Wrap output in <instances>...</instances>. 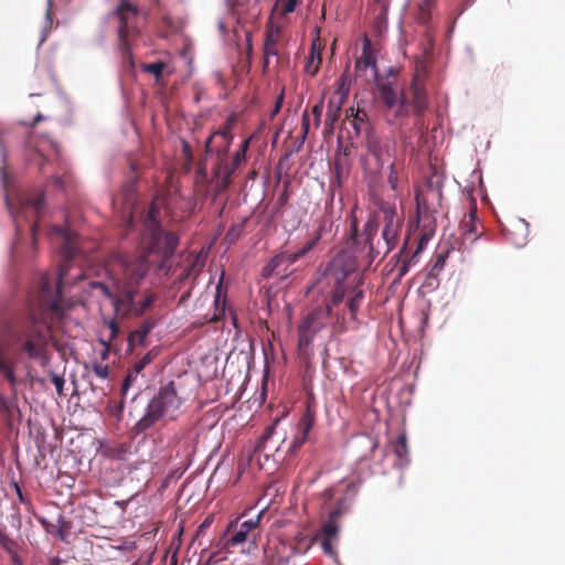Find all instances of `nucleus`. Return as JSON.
Listing matches in <instances>:
<instances>
[{"mask_svg": "<svg viewBox=\"0 0 565 565\" xmlns=\"http://www.w3.org/2000/svg\"><path fill=\"white\" fill-rule=\"evenodd\" d=\"M55 234L61 241L60 253L63 259L58 269L56 290H53L50 278L43 275L40 279L38 295V306L43 321L39 323L38 318L33 315L28 330L20 340L22 351L25 352L30 359H39L42 356L47 343L50 323L54 320H60L68 307L61 297L62 289L83 278V273L79 268H77L75 275H70L73 269L71 260L78 252L75 234L62 230L61 227L54 228L52 235Z\"/></svg>", "mask_w": 565, "mask_h": 565, "instance_id": "f257e3e1", "label": "nucleus"}, {"mask_svg": "<svg viewBox=\"0 0 565 565\" xmlns=\"http://www.w3.org/2000/svg\"><path fill=\"white\" fill-rule=\"evenodd\" d=\"M234 119L230 118L222 128L214 131L205 141V156L213 162L212 177L216 181L218 190H225L231 184L233 173L246 161L252 137L242 141L238 149L234 152L232 159H228V151L233 142Z\"/></svg>", "mask_w": 565, "mask_h": 565, "instance_id": "f03ea898", "label": "nucleus"}, {"mask_svg": "<svg viewBox=\"0 0 565 565\" xmlns=\"http://www.w3.org/2000/svg\"><path fill=\"white\" fill-rule=\"evenodd\" d=\"M380 222L383 224V243H377L376 254H387L396 247L399 241V234L403 226V215L397 213L394 204L387 202L380 203L377 212H375L373 218H370L366 222L362 234L364 243L369 245L371 253L374 252L372 239L376 235Z\"/></svg>", "mask_w": 565, "mask_h": 565, "instance_id": "7ed1b4c3", "label": "nucleus"}, {"mask_svg": "<svg viewBox=\"0 0 565 565\" xmlns=\"http://www.w3.org/2000/svg\"><path fill=\"white\" fill-rule=\"evenodd\" d=\"M182 404L183 398L179 396L175 383L170 381L150 399L143 416L134 425L131 431L141 435L160 420L177 419Z\"/></svg>", "mask_w": 565, "mask_h": 565, "instance_id": "20e7f679", "label": "nucleus"}, {"mask_svg": "<svg viewBox=\"0 0 565 565\" xmlns=\"http://www.w3.org/2000/svg\"><path fill=\"white\" fill-rule=\"evenodd\" d=\"M118 266L121 270L125 288L120 294H115L111 303L116 317L131 316L135 305V286L147 275L149 263L143 256L134 258L118 259Z\"/></svg>", "mask_w": 565, "mask_h": 565, "instance_id": "39448f33", "label": "nucleus"}, {"mask_svg": "<svg viewBox=\"0 0 565 565\" xmlns=\"http://www.w3.org/2000/svg\"><path fill=\"white\" fill-rule=\"evenodd\" d=\"M159 209L152 203L145 217L143 231L141 234L140 246L145 254H157L162 259H167L173 255L179 244L178 236L172 232H163L158 221Z\"/></svg>", "mask_w": 565, "mask_h": 565, "instance_id": "423d86ee", "label": "nucleus"}, {"mask_svg": "<svg viewBox=\"0 0 565 565\" xmlns=\"http://www.w3.org/2000/svg\"><path fill=\"white\" fill-rule=\"evenodd\" d=\"M138 14V7L129 0H120L114 9V15L118 20V50L122 60L130 64H132L131 42L139 35Z\"/></svg>", "mask_w": 565, "mask_h": 565, "instance_id": "0eeeda50", "label": "nucleus"}, {"mask_svg": "<svg viewBox=\"0 0 565 565\" xmlns=\"http://www.w3.org/2000/svg\"><path fill=\"white\" fill-rule=\"evenodd\" d=\"M328 277L332 279L337 287L331 296L330 302L327 307H338L345 298H349L352 291H349L347 281L355 287L362 284V278L359 271L355 270V263L353 260H345L343 257H335L328 269Z\"/></svg>", "mask_w": 565, "mask_h": 565, "instance_id": "6e6552de", "label": "nucleus"}, {"mask_svg": "<svg viewBox=\"0 0 565 565\" xmlns=\"http://www.w3.org/2000/svg\"><path fill=\"white\" fill-rule=\"evenodd\" d=\"M328 277L332 279L337 287L331 296L330 302L327 307H338L345 298H349L352 291H349L347 281L355 287L362 284V278L359 271L355 270V263L353 260H345L343 257H335L328 269Z\"/></svg>", "mask_w": 565, "mask_h": 565, "instance_id": "1a4fd4ad", "label": "nucleus"}, {"mask_svg": "<svg viewBox=\"0 0 565 565\" xmlns=\"http://www.w3.org/2000/svg\"><path fill=\"white\" fill-rule=\"evenodd\" d=\"M366 154L361 158L365 171L380 172L396 151V143L388 138H381L374 131L365 135Z\"/></svg>", "mask_w": 565, "mask_h": 565, "instance_id": "9d476101", "label": "nucleus"}, {"mask_svg": "<svg viewBox=\"0 0 565 565\" xmlns=\"http://www.w3.org/2000/svg\"><path fill=\"white\" fill-rule=\"evenodd\" d=\"M7 205L10 210V213L14 221L17 222V226L19 227V222L21 220H25L28 222H32L31 224V233L33 237V244L36 241V230H38V218L41 215V212L44 206V192L40 191L36 193H24L18 196V206H14L13 203L7 198Z\"/></svg>", "mask_w": 565, "mask_h": 565, "instance_id": "9b49d317", "label": "nucleus"}, {"mask_svg": "<svg viewBox=\"0 0 565 565\" xmlns=\"http://www.w3.org/2000/svg\"><path fill=\"white\" fill-rule=\"evenodd\" d=\"M331 316L330 307H317L310 311L298 326V347L305 350L312 344V341L323 330Z\"/></svg>", "mask_w": 565, "mask_h": 565, "instance_id": "f8f14e48", "label": "nucleus"}, {"mask_svg": "<svg viewBox=\"0 0 565 565\" xmlns=\"http://www.w3.org/2000/svg\"><path fill=\"white\" fill-rule=\"evenodd\" d=\"M376 87L379 90V99L387 108L393 109L397 107L396 114L398 116L405 115V104L408 103L409 97L407 94H397L391 82H384L380 78L376 81Z\"/></svg>", "mask_w": 565, "mask_h": 565, "instance_id": "ddd939ff", "label": "nucleus"}, {"mask_svg": "<svg viewBox=\"0 0 565 565\" xmlns=\"http://www.w3.org/2000/svg\"><path fill=\"white\" fill-rule=\"evenodd\" d=\"M281 38V29L276 24H268L265 30V39L263 44V72L266 73L270 58L277 57L279 54L278 45Z\"/></svg>", "mask_w": 565, "mask_h": 565, "instance_id": "4468645a", "label": "nucleus"}, {"mask_svg": "<svg viewBox=\"0 0 565 565\" xmlns=\"http://www.w3.org/2000/svg\"><path fill=\"white\" fill-rule=\"evenodd\" d=\"M249 536L250 533L247 532V530L243 527L241 523L238 524L237 522H232L228 524L226 531L223 534L222 540L217 545L221 547V550L231 553L232 548L247 542L249 540Z\"/></svg>", "mask_w": 565, "mask_h": 565, "instance_id": "2eb2a0df", "label": "nucleus"}, {"mask_svg": "<svg viewBox=\"0 0 565 565\" xmlns=\"http://www.w3.org/2000/svg\"><path fill=\"white\" fill-rule=\"evenodd\" d=\"M291 253L280 252L276 254L263 268V276L269 278L273 276H286L289 273L290 265L296 260H291Z\"/></svg>", "mask_w": 565, "mask_h": 565, "instance_id": "dca6fc26", "label": "nucleus"}, {"mask_svg": "<svg viewBox=\"0 0 565 565\" xmlns=\"http://www.w3.org/2000/svg\"><path fill=\"white\" fill-rule=\"evenodd\" d=\"M191 434L190 427H181L169 441V447L175 450V457L181 458L183 461H186L191 455Z\"/></svg>", "mask_w": 565, "mask_h": 565, "instance_id": "f3484780", "label": "nucleus"}, {"mask_svg": "<svg viewBox=\"0 0 565 565\" xmlns=\"http://www.w3.org/2000/svg\"><path fill=\"white\" fill-rule=\"evenodd\" d=\"M313 423H315V413L308 406L298 423L299 435L296 436V438L292 440V443L289 446V451L291 454H295L305 444V441L308 438L309 431L311 430V428L313 426Z\"/></svg>", "mask_w": 565, "mask_h": 565, "instance_id": "a211bd4d", "label": "nucleus"}, {"mask_svg": "<svg viewBox=\"0 0 565 565\" xmlns=\"http://www.w3.org/2000/svg\"><path fill=\"white\" fill-rule=\"evenodd\" d=\"M363 301V290L362 289H354L352 290L351 296L348 298L345 302V311L341 313V316H338L337 318V324L340 327V330H342L347 323L348 317L347 311L349 315V319L351 321L356 320V313L361 307V303Z\"/></svg>", "mask_w": 565, "mask_h": 565, "instance_id": "6ab92c4d", "label": "nucleus"}, {"mask_svg": "<svg viewBox=\"0 0 565 565\" xmlns=\"http://www.w3.org/2000/svg\"><path fill=\"white\" fill-rule=\"evenodd\" d=\"M370 70L371 76L376 81L379 78L377 68H376V61L375 57L370 49V43L367 40H365L361 56L356 58L355 61V71L356 73H365Z\"/></svg>", "mask_w": 565, "mask_h": 565, "instance_id": "aec40b11", "label": "nucleus"}, {"mask_svg": "<svg viewBox=\"0 0 565 565\" xmlns=\"http://www.w3.org/2000/svg\"><path fill=\"white\" fill-rule=\"evenodd\" d=\"M275 431V426L266 427L264 434L259 438L258 444L255 447V454L260 457L262 455L265 459H269L270 457H275L276 452L279 450V446L276 443H273L271 437Z\"/></svg>", "mask_w": 565, "mask_h": 565, "instance_id": "412c9836", "label": "nucleus"}, {"mask_svg": "<svg viewBox=\"0 0 565 565\" xmlns=\"http://www.w3.org/2000/svg\"><path fill=\"white\" fill-rule=\"evenodd\" d=\"M156 324L157 320L153 318L143 320L137 329L129 333L128 347L132 349L136 345H146V339Z\"/></svg>", "mask_w": 565, "mask_h": 565, "instance_id": "4be33fe9", "label": "nucleus"}, {"mask_svg": "<svg viewBox=\"0 0 565 565\" xmlns=\"http://www.w3.org/2000/svg\"><path fill=\"white\" fill-rule=\"evenodd\" d=\"M418 78H419L418 75L416 78H413L412 85L409 88V94H411L414 110L417 114H420L427 108L428 102H427V94H426L424 82H419Z\"/></svg>", "mask_w": 565, "mask_h": 565, "instance_id": "5701e85b", "label": "nucleus"}, {"mask_svg": "<svg viewBox=\"0 0 565 565\" xmlns=\"http://www.w3.org/2000/svg\"><path fill=\"white\" fill-rule=\"evenodd\" d=\"M15 361L0 352V373L9 382L13 396H17V386L19 384L14 373Z\"/></svg>", "mask_w": 565, "mask_h": 565, "instance_id": "b1692460", "label": "nucleus"}, {"mask_svg": "<svg viewBox=\"0 0 565 565\" xmlns=\"http://www.w3.org/2000/svg\"><path fill=\"white\" fill-rule=\"evenodd\" d=\"M347 117L351 120L356 135H360L362 131H365L366 134L367 131H373L370 129L369 115L365 110L360 109L359 107L356 109L349 108L347 110Z\"/></svg>", "mask_w": 565, "mask_h": 565, "instance_id": "393cba45", "label": "nucleus"}, {"mask_svg": "<svg viewBox=\"0 0 565 565\" xmlns=\"http://www.w3.org/2000/svg\"><path fill=\"white\" fill-rule=\"evenodd\" d=\"M349 68V65L347 66ZM337 88L334 92V96L332 98H335L337 100V107H342L344 103L347 102L349 94H350V87H351V77L348 73V70H345L340 77L338 78Z\"/></svg>", "mask_w": 565, "mask_h": 565, "instance_id": "a878e982", "label": "nucleus"}, {"mask_svg": "<svg viewBox=\"0 0 565 565\" xmlns=\"http://www.w3.org/2000/svg\"><path fill=\"white\" fill-rule=\"evenodd\" d=\"M157 352L154 349L150 350L148 353H146L139 361H137L134 365L132 372L128 373L126 376L124 383H122V391L126 392L128 386L132 381L136 380L137 375L148 365L150 364L154 358L157 356Z\"/></svg>", "mask_w": 565, "mask_h": 565, "instance_id": "bb28decb", "label": "nucleus"}, {"mask_svg": "<svg viewBox=\"0 0 565 565\" xmlns=\"http://www.w3.org/2000/svg\"><path fill=\"white\" fill-rule=\"evenodd\" d=\"M323 226L320 225L313 234L302 244V246L296 252L291 253V260H296V263L305 257L308 253H310L317 245L320 243L322 237Z\"/></svg>", "mask_w": 565, "mask_h": 565, "instance_id": "cd10ccee", "label": "nucleus"}, {"mask_svg": "<svg viewBox=\"0 0 565 565\" xmlns=\"http://www.w3.org/2000/svg\"><path fill=\"white\" fill-rule=\"evenodd\" d=\"M436 0H415L416 11L414 18L416 22L427 25L431 19V9L435 7Z\"/></svg>", "mask_w": 565, "mask_h": 565, "instance_id": "c85d7f7f", "label": "nucleus"}, {"mask_svg": "<svg viewBox=\"0 0 565 565\" xmlns=\"http://www.w3.org/2000/svg\"><path fill=\"white\" fill-rule=\"evenodd\" d=\"M321 62V51L317 49L316 43L313 42L309 52V56L306 61L305 72L310 76H315L319 72Z\"/></svg>", "mask_w": 565, "mask_h": 565, "instance_id": "c756f323", "label": "nucleus"}, {"mask_svg": "<svg viewBox=\"0 0 565 565\" xmlns=\"http://www.w3.org/2000/svg\"><path fill=\"white\" fill-rule=\"evenodd\" d=\"M157 300V294L152 291H147L145 294V298L141 301H136L134 305L132 315L135 317L142 316Z\"/></svg>", "mask_w": 565, "mask_h": 565, "instance_id": "7c9ffc66", "label": "nucleus"}, {"mask_svg": "<svg viewBox=\"0 0 565 565\" xmlns=\"http://www.w3.org/2000/svg\"><path fill=\"white\" fill-rule=\"evenodd\" d=\"M338 535H339L338 523L333 522V520H327L322 525L320 536L338 540Z\"/></svg>", "mask_w": 565, "mask_h": 565, "instance_id": "2f4dec72", "label": "nucleus"}, {"mask_svg": "<svg viewBox=\"0 0 565 565\" xmlns=\"http://www.w3.org/2000/svg\"><path fill=\"white\" fill-rule=\"evenodd\" d=\"M89 286L92 290L97 291L98 294H100L106 299H109L110 301L113 300L116 294L108 285H106L103 281H90Z\"/></svg>", "mask_w": 565, "mask_h": 565, "instance_id": "473e14b6", "label": "nucleus"}, {"mask_svg": "<svg viewBox=\"0 0 565 565\" xmlns=\"http://www.w3.org/2000/svg\"><path fill=\"white\" fill-rule=\"evenodd\" d=\"M333 178L330 182L331 188H340L344 179L348 178L350 170L333 164Z\"/></svg>", "mask_w": 565, "mask_h": 565, "instance_id": "72a5a7b5", "label": "nucleus"}, {"mask_svg": "<svg viewBox=\"0 0 565 565\" xmlns=\"http://www.w3.org/2000/svg\"><path fill=\"white\" fill-rule=\"evenodd\" d=\"M394 454L402 460L406 457L408 452L407 448V438L405 435H401L398 439L393 445Z\"/></svg>", "mask_w": 565, "mask_h": 565, "instance_id": "f704fd0d", "label": "nucleus"}, {"mask_svg": "<svg viewBox=\"0 0 565 565\" xmlns=\"http://www.w3.org/2000/svg\"><path fill=\"white\" fill-rule=\"evenodd\" d=\"M167 64L164 62H154V63H149V64H145L142 66V70L151 75H153L156 77V79L158 81L161 76H162V73L166 68Z\"/></svg>", "mask_w": 565, "mask_h": 565, "instance_id": "c9c22d12", "label": "nucleus"}, {"mask_svg": "<svg viewBox=\"0 0 565 565\" xmlns=\"http://www.w3.org/2000/svg\"><path fill=\"white\" fill-rule=\"evenodd\" d=\"M342 107H337L335 98H330L327 109V121L332 126L339 118Z\"/></svg>", "mask_w": 565, "mask_h": 565, "instance_id": "e433bc0d", "label": "nucleus"}, {"mask_svg": "<svg viewBox=\"0 0 565 565\" xmlns=\"http://www.w3.org/2000/svg\"><path fill=\"white\" fill-rule=\"evenodd\" d=\"M419 249H420V246H419V247L417 248V250L412 255V257H411V258H408V259H403V260L401 262V264L397 266V276H396V279H398V280H399L402 277H404V276L408 273V270H409V268H411V266H412V264H413V262H414V259H415V257H416L417 253L419 252Z\"/></svg>", "mask_w": 565, "mask_h": 565, "instance_id": "4c0bfd02", "label": "nucleus"}, {"mask_svg": "<svg viewBox=\"0 0 565 565\" xmlns=\"http://www.w3.org/2000/svg\"><path fill=\"white\" fill-rule=\"evenodd\" d=\"M104 324L109 330V337L105 341L111 343L119 334V326L116 318L104 319Z\"/></svg>", "mask_w": 565, "mask_h": 565, "instance_id": "58836bf2", "label": "nucleus"}, {"mask_svg": "<svg viewBox=\"0 0 565 565\" xmlns=\"http://www.w3.org/2000/svg\"><path fill=\"white\" fill-rule=\"evenodd\" d=\"M398 170H399V167L396 162H392L390 164L387 182L393 190H396L397 185H398Z\"/></svg>", "mask_w": 565, "mask_h": 565, "instance_id": "ea45409f", "label": "nucleus"}, {"mask_svg": "<svg viewBox=\"0 0 565 565\" xmlns=\"http://www.w3.org/2000/svg\"><path fill=\"white\" fill-rule=\"evenodd\" d=\"M446 257L445 254H438L435 258V262L430 268L429 276L436 277L445 267L446 264Z\"/></svg>", "mask_w": 565, "mask_h": 565, "instance_id": "a19ab883", "label": "nucleus"}, {"mask_svg": "<svg viewBox=\"0 0 565 565\" xmlns=\"http://www.w3.org/2000/svg\"><path fill=\"white\" fill-rule=\"evenodd\" d=\"M338 540L329 539V537H322L321 536V547L326 555L328 556H335V548H334V542Z\"/></svg>", "mask_w": 565, "mask_h": 565, "instance_id": "79ce46f5", "label": "nucleus"}, {"mask_svg": "<svg viewBox=\"0 0 565 565\" xmlns=\"http://www.w3.org/2000/svg\"><path fill=\"white\" fill-rule=\"evenodd\" d=\"M242 232H243L242 224L232 226L225 235V241H227L231 244L236 242L241 237Z\"/></svg>", "mask_w": 565, "mask_h": 565, "instance_id": "37998d69", "label": "nucleus"}, {"mask_svg": "<svg viewBox=\"0 0 565 565\" xmlns=\"http://www.w3.org/2000/svg\"><path fill=\"white\" fill-rule=\"evenodd\" d=\"M51 381L52 383L54 384L55 388H56V393L60 397L64 396V392H63V386H64V377L56 374V373H51Z\"/></svg>", "mask_w": 565, "mask_h": 565, "instance_id": "c03bdc74", "label": "nucleus"}, {"mask_svg": "<svg viewBox=\"0 0 565 565\" xmlns=\"http://www.w3.org/2000/svg\"><path fill=\"white\" fill-rule=\"evenodd\" d=\"M93 367V371L95 373L96 376H98L99 379H107L108 375H109V367L108 365H104L102 363H93L92 365Z\"/></svg>", "mask_w": 565, "mask_h": 565, "instance_id": "a18cd8bd", "label": "nucleus"}, {"mask_svg": "<svg viewBox=\"0 0 565 565\" xmlns=\"http://www.w3.org/2000/svg\"><path fill=\"white\" fill-rule=\"evenodd\" d=\"M426 63L424 61H417L415 65V72L413 78H416L417 75L419 76V82H425L426 77Z\"/></svg>", "mask_w": 565, "mask_h": 565, "instance_id": "49530a36", "label": "nucleus"}, {"mask_svg": "<svg viewBox=\"0 0 565 565\" xmlns=\"http://www.w3.org/2000/svg\"><path fill=\"white\" fill-rule=\"evenodd\" d=\"M262 518V513H259L255 519H250L241 523L243 527L247 530L252 534L258 527L259 521Z\"/></svg>", "mask_w": 565, "mask_h": 565, "instance_id": "de8ad7c7", "label": "nucleus"}, {"mask_svg": "<svg viewBox=\"0 0 565 565\" xmlns=\"http://www.w3.org/2000/svg\"><path fill=\"white\" fill-rule=\"evenodd\" d=\"M322 110H323V102L322 100H320L318 104H316L311 109V114L315 118L316 127H319V125H320V118L322 115Z\"/></svg>", "mask_w": 565, "mask_h": 565, "instance_id": "09e8293b", "label": "nucleus"}, {"mask_svg": "<svg viewBox=\"0 0 565 565\" xmlns=\"http://www.w3.org/2000/svg\"><path fill=\"white\" fill-rule=\"evenodd\" d=\"M333 164L337 167H340V164H341L342 168L350 170L351 166H352V161H351V158L335 154Z\"/></svg>", "mask_w": 565, "mask_h": 565, "instance_id": "8fccbe9b", "label": "nucleus"}, {"mask_svg": "<svg viewBox=\"0 0 565 565\" xmlns=\"http://www.w3.org/2000/svg\"><path fill=\"white\" fill-rule=\"evenodd\" d=\"M298 3V0H286L282 2V6H281V13L282 14H288V13H291L296 6Z\"/></svg>", "mask_w": 565, "mask_h": 565, "instance_id": "3c124183", "label": "nucleus"}, {"mask_svg": "<svg viewBox=\"0 0 565 565\" xmlns=\"http://www.w3.org/2000/svg\"><path fill=\"white\" fill-rule=\"evenodd\" d=\"M196 181H206L207 180V169H206V162H200L198 172H196Z\"/></svg>", "mask_w": 565, "mask_h": 565, "instance_id": "603ef678", "label": "nucleus"}, {"mask_svg": "<svg viewBox=\"0 0 565 565\" xmlns=\"http://www.w3.org/2000/svg\"><path fill=\"white\" fill-rule=\"evenodd\" d=\"M284 103V92L277 97V100L275 103V106L270 113V118H274L281 109Z\"/></svg>", "mask_w": 565, "mask_h": 565, "instance_id": "864d4df0", "label": "nucleus"}, {"mask_svg": "<svg viewBox=\"0 0 565 565\" xmlns=\"http://www.w3.org/2000/svg\"><path fill=\"white\" fill-rule=\"evenodd\" d=\"M182 150H183V154H184L186 161L192 162L193 153H192L191 146L189 145V142H186V141L182 142Z\"/></svg>", "mask_w": 565, "mask_h": 565, "instance_id": "5fc2aeb1", "label": "nucleus"}, {"mask_svg": "<svg viewBox=\"0 0 565 565\" xmlns=\"http://www.w3.org/2000/svg\"><path fill=\"white\" fill-rule=\"evenodd\" d=\"M342 509L340 505H338L335 509H333L330 513H329V519L328 520H333V522L338 523V519L342 515Z\"/></svg>", "mask_w": 565, "mask_h": 565, "instance_id": "6e6d98bb", "label": "nucleus"}, {"mask_svg": "<svg viewBox=\"0 0 565 565\" xmlns=\"http://www.w3.org/2000/svg\"><path fill=\"white\" fill-rule=\"evenodd\" d=\"M351 149H352V145H347L344 147H341L338 150L337 154L350 158L351 157Z\"/></svg>", "mask_w": 565, "mask_h": 565, "instance_id": "4d7b16f0", "label": "nucleus"}, {"mask_svg": "<svg viewBox=\"0 0 565 565\" xmlns=\"http://www.w3.org/2000/svg\"><path fill=\"white\" fill-rule=\"evenodd\" d=\"M213 522V516L209 515L202 524L198 527V534L202 533L205 529H207Z\"/></svg>", "mask_w": 565, "mask_h": 565, "instance_id": "13d9d810", "label": "nucleus"}, {"mask_svg": "<svg viewBox=\"0 0 565 565\" xmlns=\"http://www.w3.org/2000/svg\"><path fill=\"white\" fill-rule=\"evenodd\" d=\"M52 9H53V0H47V9H46V14H45V18H46V22L47 24H52Z\"/></svg>", "mask_w": 565, "mask_h": 565, "instance_id": "bf43d9fd", "label": "nucleus"}, {"mask_svg": "<svg viewBox=\"0 0 565 565\" xmlns=\"http://www.w3.org/2000/svg\"><path fill=\"white\" fill-rule=\"evenodd\" d=\"M301 120H302V131H303V135L306 136L309 130V117H308L307 111L303 113Z\"/></svg>", "mask_w": 565, "mask_h": 565, "instance_id": "052dcab7", "label": "nucleus"}, {"mask_svg": "<svg viewBox=\"0 0 565 565\" xmlns=\"http://www.w3.org/2000/svg\"><path fill=\"white\" fill-rule=\"evenodd\" d=\"M100 343L104 345V350L100 353V356H102L103 360H106L108 358V353H109V349H110V343L106 342L103 339L100 340Z\"/></svg>", "mask_w": 565, "mask_h": 565, "instance_id": "680f3d73", "label": "nucleus"}, {"mask_svg": "<svg viewBox=\"0 0 565 565\" xmlns=\"http://www.w3.org/2000/svg\"><path fill=\"white\" fill-rule=\"evenodd\" d=\"M350 234H351V238L355 242L356 241V236H358V226H356V220L354 217H353V220L351 222Z\"/></svg>", "mask_w": 565, "mask_h": 565, "instance_id": "e2e57ef3", "label": "nucleus"}, {"mask_svg": "<svg viewBox=\"0 0 565 565\" xmlns=\"http://www.w3.org/2000/svg\"><path fill=\"white\" fill-rule=\"evenodd\" d=\"M375 2L381 4L383 9H386L388 6V0H375Z\"/></svg>", "mask_w": 565, "mask_h": 565, "instance_id": "0e129e2a", "label": "nucleus"}, {"mask_svg": "<svg viewBox=\"0 0 565 565\" xmlns=\"http://www.w3.org/2000/svg\"><path fill=\"white\" fill-rule=\"evenodd\" d=\"M43 119L42 115H36L33 119L32 126H35L38 122H40Z\"/></svg>", "mask_w": 565, "mask_h": 565, "instance_id": "69168bd1", "label": "nucleus"}, {"mask_svg": "<svg viewBox=\"0 0 565 565\" xmlns=\"http://www.w3.org/2000/svg\"><path fill=\"white\" fill-rule=\"evenodd\" d=\"M324 495L328 498V499H331L333 497V490L332 489H328L324 491Z\"/></svg>", "mask_w": 565, "mask_h": 565, "instance_id": "338daca9", "label": "nucleus"}, {"mask_svg": "<svg viewBox=\"0 0 565 565\" xmlns=\"http://www.w3.org/2000/svg\"><path fill=\"white\" fill-rule=\"evenodd\" d=\"M53 181L56 185H60L62 183V180L58 177L53 178Z\"/></svg>", "mask_w": 565, "mask_h": 565, "instance_id": "774afa93", "label": "nucleus"}]
</instances>
